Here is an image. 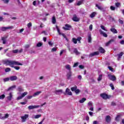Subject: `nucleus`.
Here are the masks:
<instances>
[{"instance_id":"obj_5","label":"nucleus","mask_w":124,"mask_h":124,"mask_svg":"<svg viewBox=\"0 0 124 124\" xmlns=\"http://www.w3.org/2000/svg\"><path fill=\"white\" fill-rule=\"evenodd\" d=\"M108 77L109 80H111V81H116L117 80L116 76L114 75H108Z\"/></svg>"},{"instance_id":"obj_40","label":"nucleus","mask_w":124,"mask_h":124,"mask_svg":"<svg viewBox=\"0 0 124 124\" xmlns=\"http://www.w3.org/2000/svg\"><path fill=\"white\" fill-rule=\"evenodd\" d=\"M4 98H5V95L4 94L0 95V99H4Z\"/></svg>"},{"instance_id":"obj_28","label":"nucleus","mask_w":124,"mask_h":124,"mask_svg":"<svg viewBox=\"0 0 124 124\" xmlns=\"http://www.w3.org/2000/svg\"><path fill=\"white\" fill-rule=\"evenodd\" d=\"M52 24H55V23H57V20H56V17L53 16L52 19Z\"/></svg>"},{"instance_id":"obj_23","label":"nucleus","mask_w":124,"mask_h":124,"mask_svg":"<svg viewBox=\"0 0 124 124\" xmlns=\"http://www.w3.org/2000/svg\"><path fill=\"white\" fill-rule=\"evenodd\" d=\"M74 53H75L76 55H80V52L78 51V49L77 48L74 49Z\"/></svg>"},{"instance_id":"obj_32","label":"nucleus","mask_w":124,"mask_h":124,"mask_svg":"<svg viewBox=\"0 0 124 124\" xmlns=\"http://www.w3.org/2000/svg\"><path fill=\"white\" fill-rule=\"evenodd\" d=\"M101 80H102V75H99L97 78V81L99 82L100 81H101Z\"/></svg>"},{"instance_id":"obj_41","label":"nucleus","mask_w":124,"mask_h":124,"mask_svg":"<svg viewBox=\"0 0 124 124\" xmlns=\"http://www.w3.org/2000/svg\"><path fill=\"white\" fill-rule=\"evenodd\" d=\"M109 86L111 88V90H115V87H114V85L113 84V83H110L109 84Z\"/></svg>"},{"instance_id":"obj_37","label":"nucleus","mask_w":124,"mask_h":124,"mask_svg":"<svg viewBox=\"0 0 124 124\" xmlns=\"http://www.w3.org/2000/svg\"><path fill=\"white\" fill-rule=\"evenodd\" d=\"M101 29L103 30V31H108V30L107 29H105V27L103 25H101Z\"/></svg>"},{"instance_id":"obj_4","label":"nucleus","mask_w":124,"mask_h":124,"mask_svg":"<svg viewBox=\"0 0 124 124\" xmlns=\"http://www.w3.org/2000/svg\"><path fill=\"white\" fill-rule=\"evenodd\" d=\"M11 29H13V26H10L7 27H1L0 30L2 31H6L7 30H11Z\"/></svg>"},{"instance_id":"obj_57","label":"nucleus","mask_w":124,"mask_h":124,"mask_svg":"<svg viewBox=\"0 0 124 124\" xmlns=\"http://www.w3.org/2000/svg\"><path fill=\"white\" fill-rule=\"evenodd\" d=\"M57 51V48L56 47H53L51 49V52H56Z\"/></svg>"},{"instance_id":"obj_14","label":"nucleus","mask_w":124,"mask_h":124,"mask_svg":"<svg viewBox=\"0 0 124 124\" xmlns=\"http://www.w3.org/2000/svg\"><path fill=\"white\" fill-rule=\"evenodd\" d=\"M98 51L101 53V54H104L105 53L106 51L104 48H103L102 47L100 46L98 48Z\"/></svg>"},{"instance_id":"obj_53","label":"nucleus","mask_w":124,"mask_h":124,"mask_svg":"<svg viewBox=\"0 0 124 124\" xmlns=\"http://www.w3.org/2000/svg\"><path fill=\"white\" fill-rule=\"evenodd\" d=\"M75 92L77 94H78L80 93V90L77 89Z\"/></svg>"},{"instance_id":"obj_20","label":"nucleus","mask_w":124,"mask_h":124,"mask_svg":"<svg viewBox=\"0 0 124 124\" xmlns=\"http://www.w3.org/2000/svg\"><path fill=\"white\" fill-rule=\"evenodd\" d=\"M65 67L66 69H67L68 70H69V72L71 71V68L70 67V65L67 64L65 65Z\"/></svg>"},{"instance_id":"obj_62","label":"nucleus","mask_w":124,"mask_h":124,"mask_svg":"<svg viewBox=\"0 0 124 124\" xmlns=\"http://www.w3.org/2000/svg\"><path fill=\"white\" fill-rule=\"evenodd\" d=\"M32 96H33V95H30V96H27V99H31V98H32Z\"/></svg>"},{"instance_id":"obj_18","label":"nucleus","mask_w":124,"mask_h":124,"mask_svg":"<svg viewBox=\"0 0 124 124\" xmlns=\"http://www.w3.org/2000/svg\"><path fill=\"white\" fill-rule=\"evenodd\" d=\"M71 76H72V72L71 71H70L67 74V79H68V80H69V79H70V78L71 77Z\"/></svg>"},{"instance_id":"obj_19","label":"nucleus","mask_w":124,"mask_h":124,"mask_svg":"<svg viewBox=\"0 0 124 124\" xmlns=\"http://www.w3.org/2000/svg\"><path fill=\"white\" fill-rule=\"evenodd\" d=\"M13 96V95H12V93H10L9 96L7 97L8 100H9V101H10V100H11V99H12Z\"/></svg>"},{"instance_id":"obj_1","label":"nucleus","mask_w":124,"mask_h":124,"mask_svg":"<svg viewBox=\"0 0 124 124\" xmlns=\"http://www.w3.org/2000/svg\"><path fill=\"white\" fill-rule=\"evenodd\" d=\"M3 62L4 64H6V65H9L11 67L16 69V70H19V69H20V67L14 66V65H23V64H22V63H20L15 61H10L7 60H5Z\"/></svg>"},{"instance_id":"obj_12","label":"nucleus","mask_w":124,"mask_h":124,"mask_svg":"<svg viewBox=\"0 0 124 124\" xmlns=\"http://www.w3.org/2000/svg\"><path fill=\"white\" fill-rule=\"evenodd\" d=\"M72 20L74 22H79V21H80V19H79L76 15L73 16Z\"/></svg>"},{"instance_id":"obj_38","label":"nucleus","mask_w":124,"mask_h":124,"mask_svg":"<svg viewBox=\"0 0 124 124\" xmlns=\"http://www.w3.org/2000/svg\"><path fill=\"white\" fill-rule=\"evenodd\" d=\"M56 29L59 35H61L62 33H61V31H60V29L59 28V27H58V26H56Z\"/></svg>"},{"instance_id":"obj_55","label":"nucleus","mask_w":124,"mask_h":124,"mask_svg":"<svg viewBox=\"0 0 124 124\" xmlns=\"http://www.w3.org/2000/svg\"><path fill=\"white\" fill-rule=\"evenodd\" d=\"M108 67L109 70H110V71H112V72L114 71V69L112 68V67L109 66Z\"/></svg>"},{"instance_id":"obj_29","label":"nucleus","mask_w":124,"mask_h":124,"mask_svg":"<svg viewBox=\"0 0 124 124\" xmlns=\"http://www.w3.org/2000/svg\"><path fill=\"white\" fill-rule=\"evenodd\" d=\"M72 92H75L77 90V86L75 85L74 87L71 88Z\"/></svg>"},{"instance_id":"obj_39","label":"nucleus","mask_w":124,"mask_h":124,"mask_svg":"<svg viewBox=\"0 0 124 124\" xmlns=\"http://www.w3.org/2000/svg\"><path fill=\"white\" fill-rule=\"evenodd\" d=\"M10 71H11V69L10 68H6L5 69V72H9Z\"/></svg>"},{"instance_id":"obj_52","label":"nucleus","mask_w":124,"mask_h":124,"mask_svg":"<svg viewBox=\"0 0 124 124\" xmlns=\"http://www.w3.org/2000/svg\"><path fill=\"white\" fill-rule=\"evenodd\" d=\"M62 93V90H58L55 91V93Z\"/></svg>"},{"instance_id":"obj_45","label":"nucleus","mask_w":124,"mask_h":124,"mask_svg":"<svg viewBox=\"0 0 124 124\" xmlns=\"http://www.w3.org/2000/svg\"><path fill=\"white\" fill-rule=\"evenodd\" d=\"M81 39H82V37H78V38L77 39V41H78V43H81Z\"/></svg>"},{"instance_id":"obj_64","label":"nucleus","mask_w":124,"mask_h":124,"mask_svg":"<svg viewBox=\"0 0 124 124\" xmlns=\"http://www.w3.org/2000/svg\"><path fill=\"white\" fill-rule=\"evenodd\" d=\"M48 45H49V46H53V43H52V42H48Z\"/></svg>"},{"instance_id":"obj_31","label":"nucleus","mask_w":124,"mask_h":124,"mask_svg":"<svg viewBox=\"0 0 124 124\" xmlns=\"http://www.w3.org/2000/svg\"><path fill=\"white\" fill-rule=\"evenodd\" d=\"M120 118H121V116L120 115H117L116 116V117L115 118V121L116 122H120Z\"/></svg>"},{"instance_id":"obj_13","label":"nucleus","mask_w":124,"mask_h":124,"mask_svg":"<svg viewBox=\"0 0 124 124\" xmlns=\"http://www.w3.org/2000/svg\"><path fill=\"white\" fill-rule=\"evenodd\" d=\"M18 79V78L16 76H13L10 77V81H16Z\"/></svg>"},{"instance_id":"obj_58","label":"nucleus","mask_w":124,"mask_h":124,"mask_svg":"<svg viewBox=\"0 0 124 124\" xmlns=\"http://www.w3.org/2000/svg\"><path fill=\"white\" fill-rule=\"evenodd\" d=\"M4 3H8L9 2V0H2Z\"/></svg>"},{"instance_id":"obj_33","label":"nucleus","mask_w":124,"mask_h":124,"mask_svg":"<svg viewBox=\"0 0 124 124\" xmlns=\"http://www.w3.org/2000/svg\"><path fill=\"white\" fill-rule=\"evenodd\" d=\"M96 14V13L95 12H93L91 15H90V17L91 18H93V17H94V16H95V15Z\"/></svg>"},{"instance_id":"obj_44","label":"nucleus","mask_w":124,"mask_h":124,"mask_svg":"<svg viewBox=\"0 0 124 124\" xmlns=\"http://www.w3.org/2000/svg\"><path fill=\"white\" fill-rule=\"evenodd\" d=\"M27 94H28V92H24L21 94V96L22 97H25Z\"/></svg>"},{"instance_id":"obj_24","label":"nucleus","mask_w":124,"mask_h":124,"mask_svg":"<svg viewBox=\"0 0 124 124\" xmlns=\"http://www.w3.org/2000/svg\"><path fill=\"white\" fill-rule=\"evenodd\" d=\"M88 40L89 43H92V35L90 34L88 35Z\"/></svg>"},{"instance_id":"obj_9","label":"nucleus","mask_w":124,"mask_h":124,"mask_svg":"<svg viewBox=\"0 0 124 124\" xmlns=\"http://www.w3.org/2000/svg\"><path fill=\"white\" fill-rule=\"evenodd\" d=\"M99 32L100 34L104 36V37H108V35L107 34V33H106L105 32H104V31H102L101 29L99 30Z\"/></svg>"},{"instance_id":"obj_21","label":"nucleus","mask_w":124,"mask_h":124,"mask_svg":"<svg viewBox=\"0 0 124 124\" xmlns=\"http://www.w3.org/2000/svg\"><path fill=\"white\" fill-rule=\"evenodd\" d=\"M42 93V92L41 91L37 92L33 94V96L34 97V96H36L37 95H39L40 94V93Z\"/></svg>"},{"instance_id":"obj_34","label":"nucleus","mask_w":124,"mask_h":124,"mask_svg":"<svg viewBox=\"0 0 124 124\" xmlns=\"http://www.w3.org/2000/svg\"><path fill=\"white\" fill-rule=\"evenodd\" d=\"M72 42L74 43V44H77V39L73 38H72Z\"/></svg>"},{"instance_id":"obj_51","label":"nucleus","mask_w":124,"mask_h":124,"mask_svg":"<svg viewBox=\"0 0 124 124\" xmlns=\"http://www.w3.org/2000/svg\"><path fill=\"white\" fill-rule=\"evenodd\" d=\"M78 64H79L78 62L75 63L73 65V67H77V66H78Z\"/></svg>"},{"instance_id":"obj_60","label":"nucleus","mask_w":124,"mask_h":124,"mask_svg":"<svg viewBox=\"0 0 124 124\" xmlns=\"http://www.w3.org/2000/svg\"><path fill=\"white\" fill-rule=\"evenodd\" d=\"M30 45H26L25 46V48H26V49H28V48H30Z\"/></svg>"},{"instance_id":"obj_25","label":"nucleus","mask_w":124,"mask_h":124,"mask_svg":"<svg viewBox=\"0 0 124 124\" xmlns=\"http://www.w3.org/2000/svg\"><path fill=\"white\" fill-rule=\"evenodd\" d=\"M86 100H87V99L86 98H83L81 100L79 101V103H84Z\"/></svg>"},{"instance_id":"obj_26","label":"nucleus","mask_w":124,"mask_h":124,"mask_svg":"<svg viewBox=\"0 0 124 124\" xmlns=\"http://www.w3.org/2000/svg\"><path fill=\"white\" fill-rule=\"evenodd\" d=\"M122 6L121 2H116L115 3V6L117 8H120Z\"/></svg>"},{"instance_id":"obj_56","label":"nucleus","mask_w":124,"mask_h":124,"mask_svg":"<svg viewBox=\"0 0 124 124\" xmlns=\"http://www.w3.org/2000/svg\"><path fill=\"white\" fill-rule=\"evenodd\" d=\"M118 21L120 24H121V25H123V24H124V21L122 20L121 19H119Z\"/></svg>"},{"instance_id":"obj_59","label":"nucleus","mask_w":124,"mask_h":124,"mask_svg":"<svg viewBox=\"0 0 124 124\" xmlns=\"http://www.w3.org/2000/svg\"><path fill=\"white\" fill-rule=\"evenodd\" d=\"M123 55H124V52H121V53L118 55L119 58H121V57L123 56Z\"/></svg>"},{"instance_id":"obj_15","label":"nucleus","mask_w":124,"mask_h":124,"mask_svg":"<svg viewBox=\"0 0 124 124\" xmlns=\"http://www.w3.org/2000/svg\"><path fill=\"white\" fill-rule=\"evenodd\" d=\"M113 42H115V40L112 39L108 41V42L106 43V46H109L111 43H113Z\"/></svg>"},{"instance_id":"obj_43","label":"nucleus","mask_w":124,"mask_h":124,"mask_svg":"<svg viewBox=\"0 0 124 124\" xmlns=\"http://www.w3.org/2000/svg\"><path fill=\"white\" fill-rule=\"evenodd\" d=\"M18 91L19 92V93H21V92H23L24 90L21 87H19L18 88Z\"/></svg>"},{"instance_id":"obj_16","label":"nucleus","mask_w":124,"mask_h":124,"mask_svg":"<svg viewBox=\"0 0 124 124\" xmlns=\"http://www.w3.org/2000/svg\"><path fill=\"white\" fill-rule=\"evenodd\" d=\"M39 107V106H29L28 107V109L29 110H31L32 109H35V108H38Z\"/></svg>"},{"instance_id":"obj_46","label":"nucleus","mask_w":124,"mask_h":124,"mask_svg":"<svg viewBox=\"0 0 124 124\" xmlns=\"http://www.w3.org/2000/svg\"><path fill=\"white\" fill-rule=\"evenodd\" d=\"M95 6H96V7H97V8L99 9V10H102V7H101V6H99L98 5V4H95Z\"/></svg>"},{"instance_id":"obj_49","label":"nucleus","mask_w":124,"mask_h":124,"mask_svg":"<svg viewBox=\"0 0 124 124\" xmlns=\"http://www.w3.org/2000/svg\"><path fill=\"white\" fill-rule=\"evenodd\" d=\"M110 8V10H112L113 11H114L116 9V7H115L113 6H111Z\"/></svg>"},{"instance_id":"obj_7","label":"nucleus","mask_w":124,"mask_h":124,"mask_svg":"<svg viewBox=\"0 0 124 124\" xmlns=\"http://www.w3.org/2000/svg\"><path fill=\"white\" fill-rule=\"evenodd\" d=\"M64 94L65 95H72V92L70 91V90L68 88H67L65 90V92L64 93Z\"/></svg>"},{"instance_id":"obj_42","label":"nucleus","mask_w":124,"mask_h":124,"mask_svg":"<svg viewBox=\"0 0 124 124\" xmlns=\"http://www.w3.org/2000/svg\"><path fill=\"white\" fill-rule=\"evenodd\" d=\"M10 80V78H7L3 79L4 82H8Z\"/></svg>"},{"instance_id":"obj_35","label":"nucleus","mask_w":124,"mask_h":124,"mask_svg":"<svg viewBox=\"0 0 124 124\" xmlns=\"http://www.w3.org/2000/svg\"><path fill=\"white\" fill-rule=\"evenodd\" d=\"M83 1H84V0H80V1H79L77 3V5H78V6L81 5V4H82V3H83Z\"/></svg>"},{"instance_id":"obj_54","label":"nucleus","mask_w":124,"mask_h":124,"mask_svg":"<svg viewBox=\"0 0 124 124\" xmlns=\"http://www.w3.org/2000/svg\"><path fill=\"white\" fill-rule=\"evenodd\" d=\"M40 117H41V115H36L35 116V119H38L39 118H40Z\"/></svg>"},{"instance_id":"obj_30","label":"nucleus","mask_w":124,"mask_h":124,"mask_svg":"<svg viewBox=\"0 0 124 124\" xmlns=\"http://www.w3.org/2000/svg\"><path fill=\"white\" fill-rule=\"evenodd\" d=\"M1 40L3 41V44H6V38L2 37L1 38Z\"/></svg>"},{"instance_id":"obj_27","label":"nucleus","mask_w":124,"mask_h":124,"mask_svg":"<svg viewBox=\"0 0 124 124\" xmlns=\"http://www.w3.org/2000/svg\"><path fill=\"white\" fill-rule=\"evenodd\" d=\"M8 117H9V114H8V113H7V114H5V117H2L1 118V119L4 120L5 119H7V118H8Z\"/></svg>"},{"instance_id":"obj_8","label":"nucleus","mask_w":124,"mask_h":124,"mask_svg":"<svg viewBox=\"0 0 124 124\" xmlns=\"http://www.w3.org/2000/svg\"><path fill=\"white\" fill-rule=\"evenodd\" d=\"M28 118H29V114H25L24 116H21V119H22V123H25Z\"/></svg>"},{"instance_id":"obj_63","label":"nucleus","mask_w":124,"mask_h":124,"mask_svg":"<svg viewBox=\"0 0 124 124\" xmlns=\"http://www.w3.org/2000/svg\"><path fill=\"white\" fill-rule=\"evenodd\" d=\"M79 68H80V69H84V66L83 65H79Z\"/></svg>"},{"instance_id":"obj_6","label":"nucleus","mask_w":124,"mask_h":124,"mask_svg":"<svg viewBox=\"0 0 124 124\" xmlns=\"http://www.w3.org/2000/svg\"><path fill=\"white\" fill-rule=\"evenodd\" d=\"M99 55V51H95L94 52L91 53L89 55L90 58H93L94 56H97Z\"/></svg>"},{"instance_id":"obj_11","label":"nucleus","mask_w":124,"mask_h":124,"mask_svg":"<svg viewBox=\"0 0 124 124\" xmlns=\"http://www.w3.org/2000/svg\"><path fill=\"white\" fill-rule=\"evenodd\" d=\"M106 121L108 124L111 122V116L110 115H107L105 118Z\"/></svg>"},{"instance_id":"obj_22","label":"nucleus","mask_w":124,"mask_h":124,"mask_svg":"<svg viewBox=\"0 0 124 124\" xmlns=\"http://www.w3.org/2000/svg\"><path fill=\"white\" fill-rule=\"evenodd\" d=\"M15 88H16V86L15 85L11 86L7 90V92H8L9 91H13V89H15Z\"/></svg>"},{"instance_id":"obj_36","label":"nucleus","mask_w":124,"mask_h":124,"mask_svg":"<svg viewBox=\"0 0 124 124\" xmlns=\"http://www.w3.org/2000/svg\"><path fill=\"white\" fill-rule=\"evenodd\" d=\"M61 35H62V36H63V37L64 38H65V39L67 41H68V39L67 38V37H66V36L65 35L64 33H62V34H61Z\"/></svg>"},{"instance_id":"obj_2","label":"nucleus","mask_w":124,"mask_h":124,"mask_svg":"<svg viewBox=\"0 0 124 124\" xmlns=\"http://www.w3.org/2000/svg\"><path fill=\"white\" fill-rule=\"evenodd\" d=\"M100 96L103 99H109L110 98V96L108 95V94L105 93H103L100 94Z\"/></svg>"},{"instance_id":"obj_10","label":"nucleus","mask_w":124,"mask_h":124,"mask_svg":"<svg viewBox=\"0 0 124 124\" xmlns=\"http://www.w3.org/2000/svg\"><path fill=\"white\" fill-rule=\"evenodd\" d=\"M12 52L14 54H17V53H19V54H20V53H22L23 52V49L22 48H21L20 50H18V49H15V50H13L12 51Z\"/></svg>"},{"instance_id":"obj_47","label":"nucleus","mask_w":124,"mask_h":124,"mask_svg":"<svg viewBox=\"0 0 124 124\" xmlns=\"http://www.w3.org/2000/svg\"><path fill=\"white\" fill-rule=\"evenodd\" d=\"M43 45V44L42 43H38L37 44V47H41V46H42Z\"/></svg>"},{"instance_id":"obj_50","label":"nucleus","mask_w":124,"mask_h":124,"mask_svg":"<svg viewBox=\"0 0 124 124\" xmlns=\"http://www.w3.org/2000/svg\"><path fill=\"white\" fill-rule=\"evenodd\" d=\"M31 26H32V24H31V22L29 23L27 25V26L29 28V29H30V28H31Z\"/></svg>"},{"instance_id":"obj_3","label":"nucleus","mask_w":124,"mask_h":124,"mask_svg":"<svg viewBox=\"0 0 124 124\" xmlns=\"http://www.w3.org/2000/svg\"><path fill=\"white\" fill-rule=\"evenodd\" d=\"M72 28V26L69 24H65V27H63L62 29L64 30V31H70V29Z\"/></svg>"},{"instance_id":"obj_17","label":"nucleus","mask_w":124,"mask_h":124,"mask_svg":"<svg viewBox=\"0 0 124 124\" xmlns=\"http://www.w3.org/2000/svg\"><path fill=\"white\" fill-rule=\"evenodd\" d=\"M110 31H111V32H113V33H118V31H117V30L115 28H111L110 29Z\"/></svg>"},{"instance_id":"obj_48","label":"nucleus","mask_w":124,"mask_h":124,"mask_svg":"<svg viewBox=\"0 0 124 124\" xmlns=\"http://www.w3.org/2000/svg\"><path fill=\"white\" fill-rule=\"evenodd\" d=\"M111 106H116V105H117V104L115 102H111Z\"/></svg>"},{"instance_id":"obj_61","label":"nucleus","mask_w":124,"mask_h":124,"mask_svg":"<svg viewBox=\"0 0 124 124\" xmlns=\"http://www.w3.org/2000/svg\"><path fill=\"white\" fill-rule=\"evenodd\" d=\"M90 31H93V24H91L89 26Z\"/></svg>"}]
</instances>
